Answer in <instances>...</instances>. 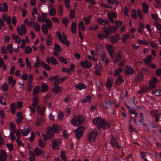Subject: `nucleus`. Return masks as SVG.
<instances>
[{"instance_id": "nucleus-17", "label": "nucleus", "mask_w": 161, "mask_h": 161, "mask_svg": "<svg viewBox=\"0 0 161 161\" xmlns=\"http://www.w3.org/2000/svg\"><path fill=\"white\" fill-rule=\"evenodd\" d=\"M31 131L30 128L27 125L25 126V128L21 130V132L24 136L27 135Z\"/></svg>"}, {"instance_id": "nucleus-3", "label": "nucleus", "mask_w": 161, "mask_h": 161, "mask_svg": "<svg viewBox=\"0 0 161 161\" xmlns=\"http://www.w3.org/2000/svg\"><path fill=\"white\" fill-rule=\"evenodd\" d=\"M97 135V132L96 130H92L88 135V139L90 142H93L95 141Z\"/></svg>"}, {"instance_id": "nucleus-21", "label": "nucleus", "mask_w": 161, "mask_h": 161, "mask_svg": "<svg viewBox=\"0 0 161 161\" xmlns=\"http://www.w3.org/2000/svg\"><path fill=\"white\" fill-rule=\"evenodd\" d=\"M158 80L155 77H153L149 81V85L152 88L155 87V84L157 83Z\"/></svg>"}, {"instance_id": "nucleus-19", "label": "nucleus", "mask_w": 161, "mask_h": 161, "mask_svg": "<svg viewBox=\"0 0 161 161\" xmlns=\"http://www.w3.org/2000/svg\"><path fill=\"white\" fill-rule=\"evenodd\" d=\"M115 104L114 101H103L102 103L103 107L107 108L108 106Z\"/></svg>"}, {"instance_id": "nucleus-8", "label": "nucleus", "mask_w": 161, "mask_h": 161, "mask_svg": "<svg viewBox=\"0 0 161 161\" xmlns=\"http://www.w3.org/2000/svg\"><path fill=\"white\" fill-rule=\"evenodd\" d=\"M108 52L110 56L112 58H113L115 55V52L114 50V47L110 45H107L106 47Z\"/></svg>"}, {"instance_id": "nucleus-7", "label": "nucleus", "mask_w": 161, "mask_h": 161, "mask_svg": "<svg viewBox=\"0 0 161 161\" xmlns=\"http://www.w3.org/2000/svg\"><path fill=\"white\" fill-rule=\"evenodd\" d=\"M50 130L53 133H57L60 131L61 128L60 126L55 124L53 125L51 128L50 127Z\"/></svg>"}, {"instance_id": "nucleus-24", "label": "nucleus", "mask_w": 161, "mask_h": 161, "mask_svg": "<svg viewBox=\"0 0 161 161\" xmlns=\"http://www.w3.org/2000/svg\"><path fill=\"white\" fill-rule=\"evenodd\" d=\"M103 120L100 118L97 117L94 119L93 120V122L94 124L97 125V128H99V125H101Z\"/></svg>"}, {"instance_id": "nucleus-47", "label": "nucleus", "mask_w": 161, "mask_h": 161, "mask_svg": "<svg viewBox=\"0 0 161 161\" xmlns=\"http://www.w3.org/2000/svg\"><path fill=\"white\" fill-rule=\"evenodd\" d=\"M78 28L81 31H84L85 28L84 25V23L83 21H80L78 25Z\"/></svg>"}, {"instance_id": "nucleus-34", "label": "nucleus", "mask_w": 161, "mask_h": 161, "mask_svg": "<svg viewBox=\"0 0 161 161\" xmlns=\"http://www.w3.org/2000/svg\"><path fill=\"white\" fill-rule=\"evenodd\" d=\"M77 27V23L76 22H73L72 24L71 27V30L72 33L75 34L76 33V29Z\"/></svg>"}, {"instance_id": "nucleus-30", "label": "nucleus", "mask_w": 161, "mask_h": 161, "mask_svg": "<svg viewBox=\"0 0 161 161\" xmlns=\"http://www.w3.org/2000/svg\"><path fill=\"white\" fill-rule=\"evenodd\" d=\"M46 26L47 28L50 30L52 28V24L51 21L49 19H46L45 20Z\"/></svg>"}, {"instance_id": "nucleus-46", "label": "nucleus", "mask_w": 161, "mask_h": 161, "mask_svg": "<svg viewBox=\"0 0 161 161\" xmlns=\"http://www.w3.org/2000/svg\"><path fill=\"white\" fill-rule=\"evenodd\" d=\"M98 25L97 24H93L90 26L89 30H95L98 28Z\"/></svg>"}, {"instance_id": "nucleus-37", "label": "nucleus", "mask_w": 161, "mask_h": 161, "mask_svg": "<svg viewBox=\"0 0 161 161\" xmlns=\"http://www.w3.org/2000/svg\"><path fill=\"white\" fill-rule=\"evenodd\" d=\"M108 29L110 33H114L117 30L116 27L113 25H109L108 28Z\"/></svg>"}, {"instance_id": "nucleus-20", "label": "nucleus", "mask_w": 161, "mask_h": 161, "mask_svg": "<svg viewBox=\"0 0 161 161\" xmlns=\"http://www.w3.org/2000/svg\"><path fill=\"white\" fill-rule=\"evenodd\" d=\"M52 90L53 92L58 94L62 92V87L58 85H55L52 88Z\"/></svg>"}, {"instance_id": "nucleus-49", "label": "nucleus", "mask_w": 161, "mask_h": 161, "mask_svg": "<svg viewBox=\"0 0 161 161\" xmlns=\"http://www.w3.org/2000/svg\"><path fill=\"white\" fill-rule=\"evenodd\" d=\"M117 141H116L115 138L113 137H111V140L110 141V144L113 147H115V146L116 143H117Z\"/></svg>"}, {"instance_id": "nucleus-16", "label": "nucleus", "mask_w": 161, "mask_h": 161, "mask_svg": "<svg viewBox=\"0 0 161 161\" xmlns=\"http://www.w3.org/2000/svg\"><path fill=\"white\" fill-rule=\"evenodd\" d=\"M7 157L6 152L3 150H1L0 152V161H5Z\"/></svg>"}, {"instance_id": "nucleus-55", "label": "nucleus", "mask_w": 161, "mask_h": 161, "mask_svg": "<svg viewBox=\"0 0 161 161\" xmlns=\"http://www.w3.org/2000/svg\"><path fill=\"white\" fill-rule=\"evenodd\" d=\"M32 50V48L29 46H27L25 49V53L26 54L30 53Z\"/></svg>"}, {"instance_id": "nucleus-11", "label": "nucleus", "mask_w": 161, "mask_h": 161, "mask_svg": "<svg viewBox=\"0 0 161 161\" xmlns=\"http://www.w3.org/2000/svg\"><path fill=\"white\" fill-rule=\"evenodd\" d=\"M99 128H101L103 129H106L109 128L111 124L108 122H105L103 120L101 125H99Z\"/></svg>"}, {"instance_id": "nucleus-4", "label": "nucleus", "mask_w": 161, "mask_h": 161, "mask_svg": "<svg viewBox=\"0 0 161 161\" xmlns=\"http://www.w3.org/2000/svg\"><path fill=\"white\" fill-rule=\"evenodd\" d=\"M62 141L60 139H55L52 141V148L53 149H58L61 145Z\"/></svg>"}, {"instance_id": "nucleus-61", "label": "nucleus", "mask_w": 161, "mask_h": 161, "mask_svg": "<svg viewBox=\"0 0 161 161\" xmlns=\"http://www.w3.org/2000/svg\"><path fill=\"white\" fill-rule=\"evenodd\" d=\"M61 157L64 160L66 161L67 160V157L65 155L64 152L63 151H61Z\"/></svg>"}, {"instance_id": "nucleus-57", "label": "nucleus", "mask_w": 161, "mask_h": 161, "mask_svg": "<svg viewBox=\"0 0 161 161\" xmlns=\"http://www.w3.org/2000/svg\"><path fill=\"white\" fill-rule=\"evenodd\" d=\"M122 72V69L120 68L119 67L118 69H117L115 70L114 72V76H117L120 73Z\"/></svg>"}, {"instance_id": "nucleus-10", "label": "nucleus", "mask_w": 161, "mask_h": 161, "mask_svg": "<svg viewBox=\"0 0 161 161\" xmlns=\"http://www.w3.org/2000/svg\"><path fill=\"white\" fill-rule=\"evenodd\" d=\"M102 66L100 64L99 65L98 64H96L95 67V69L96 70L94 72V74L97 75H101V73L100 71L102 69Z\"/></svg>"}, {"instance_id": "nucleus-12", "label": "nucleus", "mask_w": 161, "mask_h": 161, "mask_svg": "<svg viewBox=\"0 0 161 161\" xmlns=\"http://www.w3.org/2000/svg\"><path fill=\"white\" fill-rule=\"evenodd\" d=\"M101 56L102 61L105 63L106 65L107 66L109 62L108 58H106V53L103 51H101Z\"/></svg>"}, {"instance_id": "nucleus-31", "label": "nucleus", "mask_w": 161, "mask_h": 161, "mask_svg": "<svg viewBox=\"0 0 161 161\" xmlns=\"http://www.w3.org/2000/svg\"><path fill=\"white\" fill-rule=\"evenodd\" d=\"M75 87L81 90L82 89H85L86 88V86L84 84L81 83H80L75 86Z\"/></svg>"}, {"instance_id": "nucleus-5", "label": "nucleus", "mask_w": 161, "mask_h": 161, "mask_svg": "<svg viewBox=\"0 0 161 161\" xmlns=\"http://www.w3.org/2000/svg\"><path fill=\"white\" fill-rule=\"evenodd\" d=\"M85 130V128L84 126H81L76 130L75 136L78 138L81 137Z\"/></svg>"}, {"instance_id": "nucleus-33", "label": "nucleus", "mask_w": 161, "mask_h": 161, "mask_svg": "<svg viewBox=\"0 0 161 161\" xmlns=\"http://www.w3.org/2000/svg\"><path fill=\"white\" fill-rule=\"evenodd\" d=\"M41 66L47 70H50L51 67L49 65L45 63L43 61H42L41 63Z\"/></svg>"}, {"instance_id": "nucleus-39", "label": "nucleus", "mask_w": 161, "mask_h": 161, "mask_svg": "<svg viewBox=\"0 0 161 161\" xmlns=\"http://www.w3.org/2000/svg\"><path fill=\"white\" fill-rule=\"evenodd\" d=\"M143 77V75L142 72H140L139 73L135 79V81H139L142 80Z\"/></svg>"}, {"instance_id": "nucleus-51", "label": "nucleus", "mask_w": 161, "mask_h": 161, "mask_svg": "<svg viewBox=\"0 0 161 161\" xmlns=\"http://www.w3.org/2000/svg\"><path fill=\"white\" fill-rule=\"evenodd\" d=\"M33 25V27L35 30L37 32H39L40 30V27L38 23L36 22L35 24Z\"/></svg>"}, {"instance_id": "nucleus-43", "label": "nucleus", "mask_w": 161, "mask_h": 161, "mask_svg": "<svg viewBox=\"0 0 161 161\" xmlns=\"http://www.w3.org/2000/svg\"><path fill=\"white\" fill-rule=\"evenodd\" d=\"M38 145L41 147L44 148L46 146V143L41 138H39V139Z\"/></svg>"}, {"instance_id": "nucleus-40", "label": "nucleus", "mask_w": 161, "mask_h": 161, "mask_svg": "<svg viewBox=\"0 0 161 161\" xmlns=\"http://www.w3.org/2000/svg\"><path fill=\"white\" fill-rule=\"evenodd\" d=\"M151 87L150 86H144L141 88V90L138 92L139 93H141L142 92H145L147 91L148 89H150Z\"/></svg>"}, {"instance_id": "nucleus-38", "label": "nucleus", "mask_w": 161, "mask_h": 161, "mask_svg": "<svg viewBox=\"0 0 161 161\" xmlns=\"http://www.w3.org/2000/svg\"><path fill=\"white\" fill-rule=\"evenodd\" d=\"M123 78L122 76L120 75L119 76L115 82V83L118 85H119L120 84L123 83Z\"/></svg>"}, {"instance_id": "nucleus-64", "label": "nucleus", "mask_w": 161, "mask_h": 161, "mask_svg": "<svg viewBox=\"0 0 161 161\" xmlns=\"http://www.w3.org/2000/svg\"><path fill=\"white\" fill-rule=\"evenodd\" d=\"M25 60L26 62V64L27 66V67L28 68H30V69H31L32 68V67H31V63L29 62V60L28 58H25Z\"/></svg>"}, {"instance_id": "nucleus-1", "label": "nucleus", "mask_w": 161, "mask_h": 161, "mask_svg": "<svg viewBox=\"0 0 161 161\" xmlns=\"http://www.w3.org/2000/svg\"><path fill=\"white\" fill-rule=\"evenodd\" d=\"M85 120L84 117L80 115L75 116L70 122L72 125L77 126L82 124Z\"/></svg>"}, {"instance_id": "nucleus-6", "label": "nucleus", "mask_w": 161, "mask_h": 161, "mask_svg": "<svg viewBox=\"0 0 161 161\" xmlns=\"http://www.w3.org/2000/svg\"><path fill=\"white\" fill-rule=\"evenodd\" d=\"M150 113L153 116L155 117V121L157 122L159 121V119L161 118V113H158L156 110H153L150 112Z\"/></svg>"}, {"instance_id": "nucleus-54", "label": "nucleus", "mask_w": 161, "mask_h": 161, "mask_svg": "<svg viewBox=\"0 0 161 161\" xmlns=\"http://www.w3.org/2000/svg\"><path fill=\"white\" fill-rule=\"evenodd\" d=\"M56 14V9L54 8H51L49 10V15L51 16H54Z\"/></svg>"}, {"instance_id": "nucleus-27", "label": "nucleus", "mask_w": 161, "mask_h": 161, "mask_svg": "<svg viewBox=\"0 0 161 161\" xmlns=\"http://www.w3.org/2000/svg\"><path fill=\"white\" fill-rule=\"evenodd\" d=\"M48 89V86L47 84L43 83L41 85L40 91L42 92H44L47 91Z\"/></svg>"}, {"instance_id": "nucleus-22", "label": "nucleus", "mask_w": 161, "mask_h": 161, "mask_svg": "<svg viewBox=\"0 0 161 161\" xmlns=\"http://www.w3.org/2000/svg\"><path fill=\"white\" fill-rule=\"evenodd\" d=\"M113 83V79L112 78H111L107 80L106 83V86L108 89H110L112 86Z\"/></svg>"}, {"instance_id": "nucleus-18", "label": "nucleus", "mask_w": 161, "mask_h": 161, "mask_svg": "<svg viewBox=\"0 0 161 161\" xmlns=\"http://www.w3.org/2000/svg\"><path fill=\"white\" fill-rule=\"evenodd\" d=\"M104 33V34L99 33L97 35V37L101 40H102L104 38L108 39L110 35L108 34H106V33Z\"/></svg>"}, {"instance_id": "nucleus-48", "label": "nucleus", "mask_w": 161, "mask_h": 161, "mask_svg": "<svg viewBox=\"0 0 161 161\" xmlns=\"http://www.w3.org/2000/svg\"><path fill=\"white\" fill-rule=\"evenodd\" d=\"M115 60L114 62V63H116L118 62L121 59V54L119 53H116L115 56Z\"/></svg>"}, {"instance_id": "nucleus-9", "label": "nucleus", "mask_w": 161, "mask_h": 161, "mask_svg": "<svg viewBox=\"0 0 161 161\" xmlns=\"http://www.w3.org/2000/svg\"><path fill=\"white\" fill-rule=\"evenodd\" d=\"M21 28L19 27H18L17 28V31L18 34L22 36L23 34H25L26 32V28L24 25H22L21 26Z\"/></svg>"}, {"instance_id": "nucleus-50", "label": "nucleus", "mask_w": 161, "mask_h": 161, "mask_svg": "<svg viewBox=\"0 0 161 161\" xmlns=\"http://www.w3.org/2000/svg\"><path fill=\"white\" fill-rule=\"evenodd\" d=\"M54 50L55 51L60 52L61 51L62 49L59 45L56 43L55 44V47L54 48Z\"/></svg>"}, {"instance_id": "nucleus-44", "label": "nucleus", "mask_w": 161, "mask_h": 161, "mask_svg": "<svg viewBox=\"0 0 161 161\" xmlns=\"http://www.w3.org/2000/svg\"><path fill=\"white\" fill-rule=\"evenodd\" d=\"M129 36L130 35L129 33H128L127 34H124L122 39V42L124 43H125V41L129 39Z\"/></svg>"}, {"instance_id": "nucleus-59", "label": "nucleus", "mask_w": 161, "mask_h": 161, "mask_svg": "<svg viewBox=\"0 0 161 161\" xmlns=\"http://www.w3.org/2000/svg\"><path fill=\"white\" fill-rule=\"evenodd\" d=\"M153 93L156 96L161 95V90L158 89L153 91Z\"/></svg>"}, {"instance_id": "nucleus-32", "label": "nucleus", "mask_w": 161, "mask_h": 161, "mask_svg": "<svg viewBox=\"0 0 161 161\" xmlns=\"http://www.w3.org/2000/svg\"><path fill=\"white\" fill-rule=\"evenodd\" d=\"M142 11L145 13H147L149 8L148 6L145 2H143L142 3Z\"/></svg>"}, {"instance_id": "nucleus-62", "label": "nucleus", "mask_w": 161, "mask_h": 161, "mask_svg": "<svg viewBox=\"0 0 161 161\" xmlns=\"http://www.w3.org/2000/svg\"><path fill=\"white\" fill-rule=\"evenodd\" d=\"M115 23L116 25L115 27L117 29L119 26H121L122 24H123L122 22L119 21H115Z\"/></svg>"}, {"instance_id": "nucleus-56", "label": "nucleus", "mask_w": 161, "mask_h": 161, "mask_svg": "<svg viewBox=\"0 0 161 161\" xmlns=\"http://www.w3.org/2000/svg\"><path fill=\"white\" fill-rule=\"evenodd\" d=\"M69 21V19L65 17L63 19L62 21V22L64 25H65L66 26H67Z\"/></svg>"}, {"instance_id": "nucleus-63", "label": "nucleus", "mask_w": 161, "mask_h": 161, "mask_svg": "<svg viewBox=\"0 0 161 161\" xmlns=\"http://www.w3.org/2000/svg\"><path fill=\"white\" fill-rule=\"evenodd\" d=\"M12 47V46L11 44H9L7 47V50L10 53H12L13 52Z\"/></svg>"}, {"instance_id": "nucleus-25", "label": "nucleus", "mask_w": 161, "mask_h": 161, "mask_svg": "<svg viewBox=\"0 0 161 161\" xmlns=\"http://www.w3.org/2000/svg\"><path fill=\"white\" fill-rule=\"evenodd\" d=\"M2 19L5 21L7 22L8 25H9L11 23V17L10 16H7V15L3 14L2 16Z\"/></svg>"}, {"instance_id": "nucleus-45", "label": "nucleus", "mask_w": 161, "mask_h": 161, "mask_svg": "<svg viewBox=\"0 0 161 161\" xmlns=\"http://www.w3.org/2000/svg\"><path fill=\"white\" fill-rule=\"evenodd\" d=\"M42 30L43 32L45 34H47L48 33V29L45 24H43L42 26Z\"/></svg>"}, {"instance_id": "nucleus-53", "label": "nucleus", "mask_w": 161, "mask_h": 161, "mask_svg": "<svg viewBox=\"0 0 161 161\" xmlns=\"http://www.w3.org/2000/svg\"><path fill=\"white\" fill-rule=\"evenodd\" d=\"M59 77V76L58 75L52 76L51 77H49L48 79L50 81L52 82L54 81H55Z\"/></svg>"}, {"instance_id": "nucleus-29", "label": "nucleus", "mask_w": 161, "mask_h": 161, "mask_svg": "<svg viewBox=\"0 0 161 161\" xmlns=\"http://www.w3.org/2000/svg\"><path fill=\"white\" fill-rule=\"evenodd\" d=\"M45 108L43 106L40 105L37 108V113L41 115H43L45 112Z\"/></svg>"}, {"instance_id": "nucleus-52", "label": "nucleus", "mask_w": 161, "mask_h": 161, "mask_svg": "<svg viewBox=\"0 0 161 161\" xmlns=\"http://www.w3.org/2000/svg\"><path fill=\"white\" fill-rule=\"evenodd\" d=\"M50 61L53 64L55 65L58 64V61L54 57H52L50 58Z\"/></svg>"}, {"instance_id": "nucleus-2", "label": "nucleus", "mask_w": 161, "mask_h": 161, "mask_svg": "<svg viewBox=\"0 0 161 161\" xmlns=\"http://www.w3.org/2000/svg\"><path fill=\"white\" fill-rule=\"evenodd\" d=\"M56 36L59 40L64 44H66L67 47L69 46L70 42L67 41V37L66 35L64 34L62 36L61 33L58 31L56 32Z\"/></svg>"}, {"instance_id": "nucleus-42", "label": "nucleus", "mask_w": 161, "mask_h": 161, "mask_svg": "<svg viewBox=\"0 0 161 161\" xmlns=\"http://www.w3.org/2000/svg\"><path fill=\"white\" fill-rule=\"evenodd\" d=\"M12 38L13 39H14L15 42L18 44H20V43L21 39L18 36H15V35L14 34L12 35Z\"/></svg>"}, {"instance_id": "nucleus-28", "label": "nucleus", "mask_w": 161, "mask_h": 161, "mask_svg": "<svg viewBox=\"0 0 161 161\" xmlns=\"http://www.w3.org/2000/svg\"><path fill=\"white\" fill-rule=\"evenodd\" d=\"M98 23L100 25H105L107 24H109V22L107 19L105 20H103V19L99 18L97 20Z\"/></svg>"}, {"instance_id": "nucleus-15", "label": "nucleus", "mask_w": 161, "mask_h": 161, "mask_svg": "<svg viewBox=\"0 0 161 161\" xmlns=\"http://www.w3.org/2000/svg\"><path fill=\"white\" fill-rule=\"evenodd\" d=\"M120 38L118 34H116L115 35L112 36L110 37V41L113 44L117 43Z\"/></svg>"}, {"instance_id": "nucleus-36", "label": "nucleus", "mask_w": 161, "mask_h": 161, "mask_svg": "<svg viewBox=\"0 0 161 161\" xmlns=\"http://www.w3.org/2000/svg\"><path fill=\"white\" fill-rule=\"evenodd\" d=\"M152 56L151 55H148L147 58H145L144 59V63L146 64H149L152 61Z\"/></svg>"}, {"instance_id": "nucleus-41", "label": "nucleus", "mask_w": 161, "mask_h": 161, "mask_svg": "<svg viewBox=\"0 0 161 161\" xmlns=\"http://www.w3.org/2000/svg\"><path fill=\"white\" fill-rule=\"evenodd\" d=\"M40 91V87L39 86H36L34 89L33 91L32 92V95H35L38 94Z\"/></svg>"}, {"instance_id": "nucleus-58", "label": "nucleus", "mask_w": 161, "mask_h": 161, "mask_svg": "<svg viewBox=\"0 0 161 161\" xmlns=\"http://www.w3.org/2000/svg\"><path fill=\"white\" fill-rule=\"evenodd\" d=\"M58 58L59 60L63 63L65 64H67V60L62 57H58Z\"/></svg>"}, {"instance_id": "nucleus-60", "label": "nucleus", "mask_w": 161, "mask_h": 161, "mask_svg": "<svg viewBox=\"0 0 161 161\" xmlns=\"http://www.w3.org/2000/svg\"><path fill=\"white\" fill-rule=\"evenodd\" d=\"M8 87L7 84L6 83L4 84L1 87V89L4 92L8 90Z\"/></svg>"}, {"instance_id": "nucleus-14", "label": "nucleus", "mask_w": 161, "mask_h": 161, "mask_svg": "<svg viewBox=\"0 0 161 161\" xmlns=\"http://www.w3.org/2000/svg\"><path fill=\"white\" fill-rule=\"evenodd\" d=\"M80 63L81 65L85 68L89 69L92 66L91 63L86 60L81 61Z\"/></svg>"}, {"instance_id": "nucleus-26", "label": "nucleus", "mask_w": 161, "mask_h": 161, "mask_svg": "<svg viewBox=\"0 0 161 161\" xmlns=\"http://www.w3.org/2000/svg\"><path fill=\"white\" fill-rule=\"evenodd\" d=\"M8 9V6L6 3H3V4H0V11L5 12L7 11Z\"/></svg>"}, {"instance_id": "nucleus-13", "label": "nucleus", "mask_w": 161, "mask_h": 161, "mask_svg": "<svg viewBox=\"0 0 161 161\" xmlns=\"http://www.w3.org/2000/svg\"><path fill=\"white\" fill-rule=\"evenodd\" d=\"M34 153L37 156H39L40 155L43 156L45 154L44 151L38 147H36L35 149Z\"/></svg>"}, {"instance_id": "nucleus-23", "label": "nucleus", "mask_w": 161, "mask_h": 161, "mask_svg": "<svg viewBox=\"0 0 161 161\" xmlns=\"http://www.w3.org/2000/svg\"><path fill=\"white\" fill-rule=\"evenodd\" d=\"M47 136L48 138V140H51L53 139L54 136L53 134L54 133H52L50 130V127H47Z\"/></svg>"}, {"instance_id": "nucleus-35", "label": "nucleus", "mask_w": 161, "mask_h": 161, "mask_svg": "<svg viewBox=\"0 0 161 161\" xmlns=\"http://www.w3.org/2000/svg\"><path fill=\"white\" fill-rule=\"evenodd\" d=\"M127 69L125 70V74L127 75H130L134 72L133 69L130 66H127Z\"/></svg>"}]
</instances>
